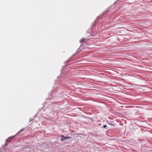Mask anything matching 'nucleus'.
Wrapping results in <instances>:
<instances>
[{
    "label": "nucleus",
    "mask_w": 152,
    "mask_h": 152,
    "mask_svg": "<svg viewBox=\"0 0 152 152\" xmlns=\"http://www.w3.org/2000/svg\"><path fill=\"white\" fill-rule=\"evenodd\" d=\"M109 124H110L111 125L113 126H115L113 124L109 123Z\"/></svg>",
    "instance_id": "5"
},
{
    "label": "nucleus",
    "mask_w": 152,
    "mask_h": 152,
    "mask_svg": "<svg viewBox=\"0 0 152 152\" xmlns=\"http://www.w3.org/2000/svg\"><path fill=\"white\" fill-rule=\"evenodd\" d=\"M88 39H86L83 38L80 40V42L82 44H83L85 42L86 44L87 45H89L88 43L86 42L88 41Z\"/></svg>",
    "instance_id": "1"
},
{
    "label": "nucleus",
    "mask_w": 152,
    "mask_h": 152,
    "mask_svg": "<svg viewBox=\"0 0 152 152\" xmlns=\"http://www.w3.org/2000/svg\"><path fill=\"white\" fill-rule=\"evenodd\" d=\"M77 51H78V52H77L78 53L80 52V51L79 50V49H78L77 50Z\"/></svg>",
    "instance_id": "6"
},
{
    "label": "nucleus",
    "mask_w": 152,
    "mask_h": 152,
    "mask_svg": "<svg viewBox=\"0 0 152 152\" xmlns=\"http://www.w3.org/2000/svg\"><path fill=\"white\" fill-rule=\"evenodd\" d=\"M123 107V106H121V107Z\"/></svg>",
    "instance_id": "7"
},
{
    "label": "nucleus",
    "mask_w": 152,
    "mask_h": 152,
    "mask_svg": "<svg viewBox=\"0 0 152 152\" xmlns=\"http://www.w3.org/2000/svg\"><path fill=\"white\" fill-rule=\"evenodd\" d=\"M61 137H62V138H61V140L62 141H64V140H66L67 139L69 138L68 137H64L63 135H61Z\"/></svg>",
    "instance_id": "3"
},
{
    "label": "nucleus",
    "mask_w": 152,
    "mask_h": 152,
    "mask_svg": "<svg viewBox=\"0 0 152 152\" xmlns=\"http://www.w3.org/2000/svg\"><path fill=\"white\" fill-rule=\"evenodd\" d=\"M107 126L106 125H104L103 126L104 128H105Z\"/></svg>",
    "instance_id": "4"
},
{
    "label": "nucleus",
    "mask_w": 152,
    "mask_h": 152,
    "mask_svg": "<svg viewBox=\"0 0 152 152\" xmlns=\"http://www.w3.org/2000/svg\"><path fill=\"white\" fill-rule=\"evenodd\" d=\"M15 136H12L10 137H9L6 141V143L7 144V143H9L10 141H11V140L14 138Z\"/></svg>",
    "instance_id": "2"
}]
</instances>
